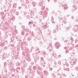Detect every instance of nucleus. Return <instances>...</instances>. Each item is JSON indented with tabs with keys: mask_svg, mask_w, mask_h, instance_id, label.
I'll list each match as a JSON object with an SVG mask.
<instances>
[{
	"mask_svg": "<svg viewBox=\"0 0 78 78\" xmlns=\"http://www.w3.org/2000/svg\"><path fill=\"white\" fill-rule=\"evenodd\" d=\"M31 18H33V17L32 16V17H31Z\"/></svg>",
	"mask_w": 78,
	"mask_h": 78,
	"instance_id": "3",
	"label": "nucleus"
},
{
	"mask_svg": "<svg viewBox=\"0 0 78 78\" xmlns=\"http://www.w3.org/2000/svg\"><path fill=\"white\" fill-rule=\"evenodd\" d=\"M29 23H31V22H29Z\"/></svg>",
	"mask_w": 78,
	"mask_h": 78,
	"instance_id": "1",
	"label": "nucleus"
},
{
	"mask_svg": "<svg viewBox=\"0 0 78 78\" xmlns=\"http://www.w3.org/2000/svg\"><path fill=\"white\" fill-rule=\"evenodd\" d=\"M53 23H54V22H53Z\"/></svg>",
	"mask_w": 78,
	"mask_h": 78,
	"instance_id": "2",
	"label": "nucleus"
}]
</instances>
